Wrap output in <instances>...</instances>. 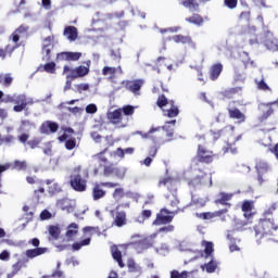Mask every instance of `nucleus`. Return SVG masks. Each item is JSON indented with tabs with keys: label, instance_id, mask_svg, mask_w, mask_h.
<instances>
[{
	"label": "nucleus",
	"instance_id": "obj_1",
	"mask_svg": "<svg viewBox=\"0 0 278 278\" xmlns=\"http://www.w3.org/2000/svg\"><path fill=\"white\" fill-rule=\"evenodd\" d=\"M175 123L177 121L173 119L167 122L163 127H152L148 132L137 131L136 134L141 136L143 140H152L155 144H164V142H170L173 140L174 129L170 128V125L175 127Z\"/></svg>",
	"mask_w": 278,
	"mask_h": 278
},
{
	"label": "nucleus",
	"instance_id": "obj_2",
	"mask_svg": "<svg viewBox=\"0 0 278 278\" xmlns=\"http://www.w3.org/2000/svg\"><path fill=\"white\" fill-rule=\"evenodd\" d=\"M278 225L270 219H261L260 223L254 227L255 237L262 240L264 236H274L277 231Z\"/></svg>",
	"mask_w": 278,
	"mask_h": 278
},
{
	"label": "nucleus",
	"instance_id": "obj_3",
	"mask_svg": "<svg viewBox=\"0 0 278 278\" xmlns=\"http://www.w3.org/2000/svg\"><path fill=\"white\" fill-rule=\"evenodd\" d=\"M157 105L163 110L164 116H168V118H175L176 116H179V109L175 106L174 101H169L164 96H161L157 99Z\"/></svg>",
	"mask_w": 278,
	"mask_h": 278
},
{
	"label": "nucleus",
	"instance_id": "obj_4",
	"mask_svg": "<svg viewBox=\"0 0 278 278\" xmlns=\"http://www.w3.org/2000/svg\"><path fill=\"white\" fill-rule=\"evenodd\" d=\"M181 210H168V208H161L160 213L156 214V218L153 222V225L160 226V225H168L169 223H173V218L179 214Z\"/></svg>",
	"mask_w": 278,
	"mask_h": 278
},
{
	"label": "nucleus",
	"instance_id": "obj_5",
	"mask_svg": "<svg viewBox=\"0 0 278 278\" xmlns=\"http://www.w3.org/2000/svg\"><path fill=\"white\" fill-rule=\"evenodd\" d=\"M202 247H204V255L206 260H210L207 264H205L206 273H215L216 268H218V263L214 261V243L210 241H202Z\"/></svg>",
	"mask_w": 278,
	"mask_h": 278
},
{
	"label": "nucleus",
	"instance_id": "obj_6",
	"mask_svg": "<svg viewBox=\"0 0 278 278\" xmlns=\"http://www.w3.org/2000/svg\"><path fill=\"white\" fill-rule=\"evenodd\" d=\"M81 166H77L74 168V174L71 178V186L77 192H84L86 190V179L81 178Z\"/></svg>",
	"mask_w": 278,
	"mask_h": 278
},
{
	"label": "nucleus",
	"instance_id": "obj_7",
	"mask_svg": "<svg viewBox=\"0 0 278 278\" xmlns=\"http://www.w3.org/2000/svg\"><path fill=\"white\" fill-rule=\"evenodd\" d=\"M108 118L110 123L116 125L117 127H127L128 118L123 115V110L117 109L115 111H110L108 113Z\"/></svg>",
	"mask_w": 278,
	"mask_h": 278
},
{
	"label": "nucleus",
	"instance_id": "obj_8",
	"mask_svg": "<svg viewBox=\"0 0 278 278\" xmlns=\"http://www.w3.org/2000/svg\"><path fill=\"white\" fill-rule=\"evenodd\" d=\"M63 73H70V74H67V78L77 79L79 77H86V75H88V73H90V68H88L84 65H80L75 68H71V66L65 65L63 67Z\"/></svg>",
	"mask_w": 278,
	"mask_h": 278
},
{
	"label": "nucleus",
	"instance_id": "obj_9",
	"mask_svg": "<svg viewBox=\"0 0 278 278\" xmlns=\"http://www.w3.org/2000/svg\"><path fill=\"white\" fill-rule=\"evenodd\" d=\"M13 103V111L15 112H23L27 105H34V99L27 98L25 94H14Z\"/></svg>",
	"mask_w": 278,
	"mask_h": 278
},
{
	"label": "nucleus",
	"instance_id": "obj_10",
	"mask_svg": "<svg viewBox=\"0 0 278 278\" xmlns=\"http://www.w3.org/2000/svg\"><path fill=\"white\" fill-rule=\"evenodd\" d=\"M154 240L155 235H151L150 237L134 241L132 247L137 251V253H142V251H147V249H151V247H153Z\"/></svg>",
	"mask_w": 278,
	"mask_h": 278
},
{
	"label": "nucleus",
	"instance_id": "obj_11",
	"mask_svg": "<svg viewBox=\"0 0 278 278\" xmlns=\"http://www.w3.org/2000/svg\"><path fill=\"white\" fill-rule=\"evenodd\" d=\"M197 157L199 162L203 164H212L214 162V152L207 150L204 146L199 144Z\"/></svg>",
	"mask_w": 278,
	"mask_h": 278
},
{
	"label": "nucleus",
	"instance_id": "obj_12",
	"mask_svg": "<svg viewBox=\"0 0 278 278\" xmlns=\"http://www.w3.org/2000/svg\"><path fill=\"white\" fill-rule=\"evenodd\" d=\"M166 58L164 56H160L156 59V66L153 67V71H156V73H162V70L160 68L161 66H166L167 71H169V73H175V71H177V68L179 67V63H176L175 65L173 64H166L165 62Z\"/></svg>",
	"mask_w": 278,
	"mask_h": 278
},
{
	"label": "nucleus",
	"instance_id": "obj_13",
	"mask_svg": "<svg viewBox=\"0 0 278 278\" xmlns=\"http://www.w3.org/2000/svg\"><path fill=\"white\" fill-rule=\"evenodd\" d=\"M122 84H125L126 89L132 92V94H140V88H142V85L144 84V80L138 79V80H124Z\"/></svg>",
	"mask_w": 278,
	"mask_h": 278
},
{
	"label": "nucleus",
	"instance_id": "obj_14",
	"mask_svg": "<svg viewBox=\"0 0 278 278\" xmlns=\"http://www.w3.org/2000/svg\"><path fill=\"white\" fill-rule=\"evenodd\" d=\"M268 163L264 161H258L256 163L257 181L260 185L266 181V179H264V175L265 173H268Z\"/></svg>",
	"mask_w": 278,
	"mask_h": 278
},
{
	"label": "nucleus",
	"instance_id": "obj_15",
	"mask_svg": "<svg viewBox=\"0 0 278 278\" xmlns=\"http://www.w3.org/2000/svg\"><path fill=\"white\" fill-rule=\"evenodd\" d=\"M56 207H60V210H62L63 212H67V214H71V212L75 210V202L67 198H64L58 200Z\"/></svg>",
	"mask_w": 278,
	"mask_h": 278
},
{
	"label": "nucleus",
	"instance_id": "obj_16",
	"mask_svg": "<svg viewBox=\"0 0 278 278\" xmlns=\"http://www.w3.org/2000/svg\"><path fill=\"white\" fill-rule=\"evenodd\" d=\"M242 139V136L239 135L237 137H233L232 135L228 138L227 140V147H224L223 148V151L224 153H232V154H236L238 153V149L233 148V144H236V142H238L239 140Z\"/></svg>",
	"mask_w": 278,
	"mask_h": 278
},
{
	"label": "nucleus",
	"instance_id": "obj_17",
	"mask_svg": "<svg viewBox=\"0 0 278 278\" xmlns=\"http://www.w3.org/2000/svg\"><path fill=\"white\" fill-rule=\"evenodd\" d=\"M223 214H227V210L216 211V212H206V213H197L195 216L201 218L202 220H212V218H216L218 216H223Z\"/></svg>",
	"mask_w": 278,
	"mask_h": 278
},
{
	"label": "nucleus",
	"instance_id": "obj_18",
	"mask_svg": "<svg viewBox=\"0 0 278 278\" xmlns=\"http://www.w3.org/2000/svg\"><path fill=\"white\" fill-rule=\"evenodd\" d=\"M58 123L55 122H50V121H47L45 122L41 127H40V131L42 134H55V131H58Z\"/></svg>",
	"mask_w": 278,
	"mask_h": 278
},
{
	"label": "nucleus",
	"instance_id": "obj_19",
	"mask_svg": "<svg viewBox=\"0 0 278 278\" xmlns=\"http://www.w3.org/2000/svg\"><path fill=\"white\" fill-rule=\"evenodd\" d=\"M111 214L114 216V225H116V227H123L127 223V215L125 212L116 211L114 214V211H112Z\"/></svg>",
	"mask_w": 278,
	"mask_h": 278
},
{
	"label": "nucleus",
	"instance_id": "obj_20",
	"mask_svg": "<svg viewBox=\"0 0 278 278\" xmlns=\"http://www.w3.org/2000/svg\"><path fill=\"white\" fill-rule=\"evenodd\" d=\"M45 253H49L48 248H35L26 250V257H28V260H34V257H39V255H45Z\"/></svg>",
	"mask_w": 278,
	"mask_h": 278
},
{
	"label": "nucleus",
	"instance_id": "obj_21",
	"mask_svg": "<svg viewBox=\"0 0 278 278\" xmlns=\"http://www.w3.org/2000/svg\"><path fill=\"white\" fill-rule=\"evenodd\" d=\"M136 152V149L134 148H117L114 152L113 155L115 157H118L119 160H125V155H134V153Z\"/></svg>",
	"mask_w": 278,
	"mask_h": 278
},
{
	"label": "nucleus",
	"instance_id": "obj_22",
	"mask_svg": "<svg viewBox=\"0 0 278 278\" xmlns=\"http://www.w3.org/2000/svg\"><path fill=\"white\" fill-rule=\"evenodd\" d=\"M79 226L75 223L71 224L67 227V231L65 233V238L68 242L75 240L77 233H78Z\"/></svg>",
	"mask_w": 278,
	"mask_h": 278
},
{
	"label": "nucleus",
	"instance_id": "obj_23",
	"mask_svg": "<svg viewBox=\"0 0 278 278\" xmlns=\"http://www.w3.org/2000/svg\"><path fill=\"white\" fill-rule=\"evenodd\" d=\"M220 73H223V64L216 63L210 70V79L212 81H216L218 77H220Z\"/></svg>",
	"mask_w": 278,
	"mask_h": 278
},
{
	"label": "nucleus",
	"instance_id": "obj_24",
	"mask_svg": "<svg viewBox=\"0 0 278 278\" xmlns=\"http://www.w3.org/2000/svg\"><path fill=\"white\" fill-rule=\"evenodd\" d=\"M92 157L93 162H97L98 164H100V166H105L110 164V161L108 160V150L94 154Z\"/></svg>",
	"mask_w": 278,
	"mask_h": 278
},
{
	"label": "nucleus",
	"instance_id": "obj_25",
	"mask_svg": "<svg viewBox=\"0 0 278 278\" xmlns=\"http://www.w3.org/2000/svg\"><path fill=\"white\" fill-rule=\"evenodd\" d=\"M64 36L65 38H67V40H70V42H75V40H77V27L75 26H67L64 29Z\"/></svg>",
	"mask_w": 278,
	"mask_h": 278
},
{
	"label": "nucleus",
	"instance_id": "obj_26",
	"mask_svg": "<svg viewBox=\"0 0 278 278\" xmlns=\"http://www.w3.org/2000/svg\"><path fill=\"white\" fill-rule=\"evenodd\" d=\"M229 116L230 118L238 121V123H244L247 121V116L244 115V113L240 112V110L238 109H230Z\"/></svg>",
	"mask_w": 278,
	"mask_h": 278
},
{
	"label": "nucleus",
	"instance_id": "obj_27",
	"mask_svg": "<svg viewBox=\"0 0 278 278\" xmlns=\"http://www.w3.org/2000/svg\"><path fill=\"white\" fill-rule=\"evenodd\" d=\"M111 253L113 255V258L116 260L119 268H125V264L123 263V254L116 245L111 247Z\"/></svg>",
	"mask_w": 278,
	"mask_h": 278
},
{
	"label": "nucleus",
	"instance_id": "obj_28",
	"mask_svg": "<svg viewBox=\"0 0 278 278\" xmlns=\"http://www.w3.org/2000/svg\"><path fill=\"white\" fill-rule=\"evenodd\" d=\"M62 60H68L71 62H77L81 58V52H62L59 54Z\"/></svg>",
	"mask_w": 278,
	"mask_h": 278
},
{
	"label": "nucleus",
	"instance_id": "obj_29",
	"mask_svg": "<svg viewBox=\"0 0 278 278\" xmlns=\"http://www.w3.org/2000/svg\"><path fill=\"white\" fill-rule=\"evenodd\" d=\"M29 30V27L22 25L20 26L13 34H12V41L13 42H17L18 40H21V36H25V34H27V31Z\"/></svg>",
	"mask_w": 278,
	"mask_h": 278
},
{
	"label": "nucleus",
	"instance_id": "obj_30",
	"mask_svg": "<svg viewBox=\"0 0 278 278\" xmlns=\"http://www.w3.org/2000/svg\"><path fill=\"white\" fill-rule=\"evenodd\" d=\"M170 40H173L177 45H192V38L184 35H175L170 38Z\"/></svg>",
	"mask_w": 278,
	"mask_h": 278
},
{
	"label": "nucleus",
	"instance_id": "obj_31",
	"mask_svg": "<svg viewBox=\"0 0 278 278\" xmlns=\"http://www.w3.org/2000/svg\"><path fill=\"white\" fill-rule=\"evenodd\" d=\"M127 266H128L129 273H135L138 276L142 275V267L136 264L135 260H131V258L128 260Z\"/></svg>",
	"mask_w": 278,
	"mask_h": 278
},
{
	"label": "nucleus",
	"instance_id": "obj_32",
	"mask_svg": "<svg viewBox=\"0 0 278 278\" xmlns=\"http://www.w3.org/2000/svg\"><path fill=\"white\" fill-rule=\"evenodd\" d=\"M241 208H242V212H244V217L245 218H251V216H253V213H251L252 212V210H253V202H251V201H244L243 202V204H242V206H241Z\"/></svg>",
	"mask_w": 278,
	"mask_h": 278
},
{
	"label": "nucleus",
	"instance_id": "obj_33",
	"mask_svg": "<svg viewBox=\"0 0 278 278\" xmlns=\"http://www.w3.org/2000/svg\"><path fill=\"white\" fill-rule=\"evenodd\" d=\"M116 73H119V75H123V67H121V66H117V67L105 66L102 70V75H111V77L113 75H116Z\"/></svg>",
	"mask_w": 278,
	"mask_h": 278
},
{
	"label": "nucleus",
	"instance_id": "obj_34",
	"mask_svg": "<svg viewBox=\"0 0 278 278\" xmlns=\"http://www.w3.org/2000/svg\"><path fill=\"white\" fill-rule=\"evenodd\" d=\"M240 58H241L245 68H249V66H252V68H255V66H257L255 64V61H251V58H249V53L248 52H241L240 53Z\"/></svg>",
	"mask_w": 278,
	"mask_h": 278
},
{
	"label": "nucleus",
	"instance_id": "obj_35",
	"mask_svg": "<svg viewBox=\"0 0 278 278\" xmlns=\"http://www.w3.org/2000/svg\"><path fill=\"white\" fill-rule=\"evenodd\" d=\"M187 23H191L192 25H197L198 27H201L203 25V17L199 14H193L191 17L185 18Z\"/></svg>",
	"mask_w": 278,
	"mask_h": 278
},
{
	"label": "nucleus",
	"instance_id": "obj_36",
	"mask_svg": "<svg viewBox=\"0 0 278 278\" xmlns=\"http://www.w3.org/2000/svg\"><path fill=\"white\" fill-rule=\"evenodd\" d=\"M12 81H14L12 74H0V84H3L5 88H10Z\"/></svg>",
	"mask_w": 278,
	"mask_h": 278
},
{
	"label": "nucleus",
	"instance_id": "obj_37",
	"mask_svg": "<svg viewBox=\"0 0 278 278\" xmlns=\"http://www.w3.org/2000/svg\"><path fill=\"white\" fill-rule=\"evenodd\" d=\"M125 175H127V167L125 166L115 167L113 172V177H116L117 179H125Z\"/></svg>",
	"mask_w": 278,
	"mask_h": 278
},
{
	"label": "nucleus",
	"instance_id": "obj_38",
	"mask_svg": "<svg viewBox=\"0 0 278 278\" xmlns=\"http://www.w3.org/2000/svg\"><path fill=\"white\" fill-rule=\"evenodd\" d=\"M192 205H195V207H205L207 204V198H199V197H192L191 201Z\"/></svg>",
	"mask_w": 278,
	"mask_h": 278
},
{
	"label": "nucleus",
	"instance_id": "obj_39",
	"mask_svg": "<svg viewBox=\"0 0 278 278\" xmlns=\"http://www.w3.org/2000/svg\"><path fill=\"white\" fill-rule=\"evenodd\" d=\"M255 84H256L257 90H263L264 92L270 91V87L268 86V84H266V80H264V77H262L261 79L256 78Z\"/></svg>",
	"mask_w": 278,
	"mask_h": 278
},
{
	"label": "nucleus",
	"instance_id": "obj_40",
	"mask_svg": "<svg viewBox=\"0 0 278 278\" xmlns=\"http://www.w3.org/2000/svg\"><path fill=\"white\" fill-rule=\"evenodd\" d=\"M231 197H233V194L220 192L219 199L216 200V203H220V205H227V201H231Z\"/></svg>",
	"mask_w": 278,
	"mask_h": 278
},
{
	"label": "nucleus",
	"instance_id": "obj_41",
	"mask_svg": "<svg viewBox=\"0 0 278 278\" xmlns=\"http://www.w3.org/2000/svg\"><path fill=\"white\" fill-rule=\"evenodd\" d=\"M265 47L269 51H278V41H277V39L273 38V39L265 40Z\"/></svg>",
	"mask_w": 278,
	"mask_h": 278
},
{
	"label": "nucleus",
	"instance_id": "obj_42",
	"mask_svg": "<svg viewBox=\"0 0 278 278\" xmlns=\"http://www.w3.org/2000/svg\"><path fill=\"white\" fill-rule=\"evenodd\" d=\"M159 186H166L167 190H174V192H175V190H177V189L175 188V182H174V180L170 179V178H165V179H163V180H160V181H159Z\"/></svg>",
	"mask_w": 278,
	"mask_h": 278
},
{
	"label": "nucleus",
	"instance_id": "obj_43",
	"mask_svg": "<svg viewBox=\"0 0 278 278\" xmlns=\"http://www.w3.org/2000/svg\"><path fill=\"white\" fill-rule=\"evenodd\" d=\"M90 237L81 240L80 242H76L72 245L73 251H79L81 247H88L90 244Z\"/></svg>",
	"mask_w": 278,
	"mask_h": 278
},
{
	"label": "nucleus",
	"instance_id": "obj_44",
	"mask_svg": "<svg viewBox=\"0 0 278 278\" xmlns=\"http://www.w3.org/2000/svg\"><path fill=\"white\" fill-rule=\"evenodd\" d=\"M60 227L58 226H50L49 227V235L51 236L52 240H58V238H60Z\"/></svg>",
	"mask_w": 278,
	"mask_h": 278
},
{
	"label": "nucleus",
	"instance_id": "obj_45",
	"mask_svg": "<svg viewBox=\"0 0 278 278\" xmlns=\"http://www.w3.org/2000/svg\"><path fill=\"white\" fill-rule=\"evenodd\" d=\"M105 197V191H103L101 188H99V185H97L93 188V200L99 201V199H103Z\"/></svg>",
	"mask_w": 278,
	"mask_h": 278
},
{
	"label": "nucleus",
	"instance_id": "obj_46",
	"mask_svg": "<svg viewBox=\"0 0 278 278\" xmlns=\"http://www.w3.org/2000/svg\"><path fill=\"white\" fill-rule=\"evenodd\" d=\"M104 167V177H114V170L116 168V166H113L112 164H106L103 166Z\"/></svg>",
	"mask_w": 278,
	"mask_h": 278
},
{
	"label": "nucleus",
	"instance_id": "obj_47",
	"mask_svg": "<svg viewBox=\"0 0 278 278\" xmlns=\"http://www.w3.org/2000/svg\"><path fill=\"white\" fill-rule=\"evenodd\" d=\"M123 197H125V189L116 188L113 192V199H115V201H121Z\"/></svg>",
	"mask_w": 278,
	"mask_h": 278
},
{
	"label": "nucleus",
	"instance_id": "obj_48",
	"mask_svg": "<svg viewBox=\"0 0 278 278\" xmlns=\"http://www.w3.org/2000/svg\"><path fill=\"white\" fill-rule=\"evenodd\" d=\"M13 270L11 274L8 275V278H12L14 277V275H16V273H18V270H21V268H23V262L18 261L17 263H15L12 266Z\"/></svg>",
	"mask_w": 278,
	"mask_h": 278
},
{
	"label": "nucleus",
	"instance_id": "obj_49",
	"mask_svg": "<svg viewBox=\"0 0 278 278\" xmlns=\"http://www.w3.org/2000/svg\"><path fill=\"white\" fill-rule=\"evenodd\" d=\"M16 47H18V46H7L5 50L0 49V58H2V60H4L5 55H8V53H12V51H14V49H16Z\"/></svg>",
	"mask_w": 278,
	"mask_h": 278
},
{
	"label": "nucleus",
	"instance_id": "obj_50",
	"mask_svg": "<svg viewBox=\"0 0 278 278\" xmlns=\"http://www.w3.org/2000/svg\"><path fill=\"white\" fill-rule=\"evenodd\" d=\"M238 92H242V88L240 87H235L230 88L224 91V97H231V94H238Z\"/></svg>",
	"mask_w": 278,
	"mask_h": 278
},
{
	"label": "nucleus",
	"instance_id": "obj_51",
	"mask_svg": "<svg viewBox=\"0 0 278 278\" xmlns=\"http://www.w3.org/2000/svg\"><path fill=\"white\" fill-rule=\"evenodd\" d=\"M42 49H53V36H49L43 40Z\"/></svg>",
	"mask_w": 278,
	"mask_h": 278
},
{
	"label": "nucleus",
	"instance_id": "obj_52",
	"mask_svg": "<svg viewBox=\"0 0 278 278\" xmlns=\"http://www.w3.org/2000/svg\"><path fill=\"white\" fill-rule=\"evenodd\" d=\"M14 168L16 170H25V168H27V162H25V161H15L14 162Z\"/></svg>",
	"mask_w": 278,
	"mask_h": 278
},
{
	"label": "nucleus",
	"instance_id": "obj_53",
	"mask_svg": "<svg viewBox=\"0 0 278 278\" xmlns=\"http://www.w3.org/2000/svg\"><path fill=\"white\" fill-rule=\"evenodd\" d=\"M51 49L52 48H42V60L49 62L51 60Z\"/></svg>",
	"mask_w": 278,
	"mask_h": 278
},
{
	"label": "nucleus",
	"instance_id": "obj_54",
	"mask_svg": "<svg viewBox=\"0 0 278 278\" xmlns=\"http://www.w3.org/2000/svg\"><path fill=\"white\" fill-rule=\"evenodd\" d=\"M43 71H46V73H55V63L53 62H50V63H47L45 66H43Z\"/></svg>",
	"mask_w": 278,
	"mask_h": 278
},
{
	"label": "nucleus",
	"instance_id": "obj_55",
	"mask_svg": "<svg viewBox=\"0 0 278 278\" xmlns=\"http://www.w3.org/2000/svg\"><path fill=\"white\" fill-rule=\"evenodd\" d=\"M177 205H179V199H177V197L173 194V199L170 200V203H169V210H179Z\"/></svg>",
	"mask_w": 278,
	"mask_h": 278
},
{
	"label": "nucleus",
	"instance_id": "obj_56",
	"mask_svg": "<svg viewBox=\"0 0 278 278\" xmlns=\"http://www.w3.org/2000/svg\"><path fill=\"white\" fill-rule=\"evenodd\" d=\"M75 147H77V141L75 139H70L65 142V149H67V151H73Z\"/></svg>",
	"mask_w": 278,
	"mask_h": 278
},
{
	"label": "nucleus",
	"instance_id": "obj_57",
	"mask_svg": "<svg viewBox=\"0 0 278 278\" xmlns=\"http://www.w3.org/2000/svg\"><path fill=\"white\" fill-rule=\"evenodd\" d=\"M224 3L229 10H235V8H238V0H224Z\"/></svg>",
	"mask_w": 278,
	"mask_h": 278
},
{
	"label": "nucleus",
	"instance_id": "obj_58",
	"mask_svg": "<svg viewBox=\"0 0 278 278\" xmlns=\"http://www.w3.org/2000/svg\"><path fill=\"white\" fill-rule=\"evenodd\" d=\"M85 110H86L87 114H97V112H98L97 104H94V103L87 105Z\"/></svg>",
	"mask_w": 278,
	"mask_h": 278
},
{
	"label": "nucleus",
	"instance_id": "obj_59",
	"mask_svg": "<svg viewBox=\"0 0 278 278\" xmlns=\"http://www.w3.org/2000/svg\"><path fill=\"white\" fill-rule=\"evenodd\" d=\"M124 116L127 118V116H131L134 114V106L127 105L123 108Z\"/></svg>",
	"mask_w": 278,
	"mask_h": 278
},
{
	"label": "nucleus",
	"instance_id": "obj_60",
	"mask_svg": "<svg viewBox=\"0 0 278 278\" xmlns=\"http://www.w3.org/2000/svg\"><path fill=\"white\" fill-rule=\"evenodd\" d=\"M90 89V85L88 84H79V85H76V90L77 92L81 93L84 91H87Z\"/></svg>",
	"mask_w": 278,
	"mask_h": 278
},
{
	"label": "nucleus",
	"instance_id": "obj_61",
	"mask_svg": "<svg viewBox=\"0 0 278 278\" xmlns=\"http://www.w3.org/2000/svg\"><path fill=\"white\" fill-rule=\"evenodd\" d=\"M62 188L59 184H53L51 187H49L50 194H55V192H61Z\"/></svg>",
	"mask_w": 278,
	"mask_h": 278
},
{
	"label": "nucleus",
	"instance_id": "obj_62",
	"mask_svg": "<svg viewBox=\"0 0 278 278\" xmlns=\"http://www.w3.org/2000/svg\"><path fill=\"white\" fill-rule=\"evenodd\" d=\"M169 248L166 244H162L161 248H156V253H160V255H166L168 253Z\"/></svg>",
	"mask_w": 278,
	"mask_h": 278
},
{
	"label": "nucleus",
	"instance_id": "obj_63",
	"mask_svg": "<svg viewBox=\"0 0 278 278\" xmlns=\"http://www.w3.org/2000/svg\"><path fill=\"white\" fill-rule=\"evenodd\" d=\"M12 142H14V136L12 135L3 137L1 140V144H12Z\"/></svg>",
	"mask_w": 278,
	"mask_h": 278
},
{
	"label": "nucleus",
	"instance_id": "obj_64",
	"mask_svg": "<svg viewBox=\"0 0 278 278\" xmlns=\"http://www.w3.org/2000/svg\"><path fill=\"white\" fill-rule=\"evenodd\" d=\"M0 260H1V262L10 261V253L8 252V250H4L0 253Z\"/></svg>",
	"mask_w": 278,
	"mask_h": 278
}]
</instances>
